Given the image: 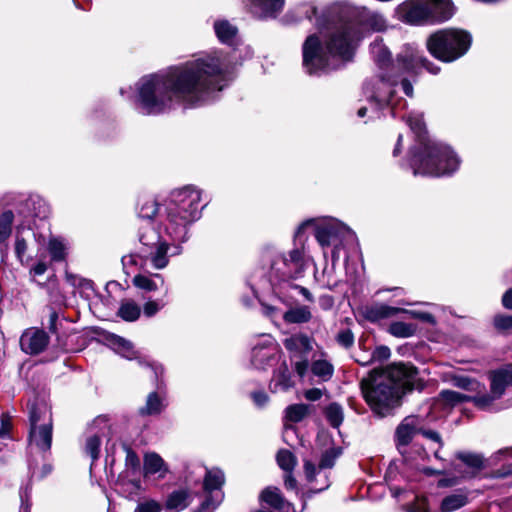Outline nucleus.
I'll return each mask as SVG.
<instances>
[{"label": "nucleus", "mask_w": 512, "mask_h": 512, "mask_svg": "<svg viewBox=\"0 0 512 512\" xmlns=\"http://www.w3.org/2000/svg\"><path fill=\"white\" fill-rule=\"evenodd\" d=\"M223 65L222 51L214 50L145 75L134 85L135 109L142 115L155 116L177 106L201 105L221 90Z\"/></svg>", "instance_id": "f257e3e1"}, {"label": "nucleus", "mask_w": 512, "mask_h": 512, "mask_svg": "<svg viewBox=\"0 0 512 512\" xmlns=\"http://www.w3.org/2000/svg\"><path fill=\"white\" fill-rule=\"evenodd\" d=\"M297 10L295 21L302 18L311 20L315 16V24L325 41L324 49L318 36L313 34L303 44V66L309 74L336 69L340 61L351 60L364 37V30L380 32L387 27L382 14L365 7L357 13L359 23L348 20L347 9L339 5L329 7L321 16H317V6L312 0Z\"/></svg>", "instance_id": "f03ea898"}, {"label": "nucleus", "mask_w": 512, "mask_h": 512, "mask_svg": "<svg viewBox=\"0 0 512 512\" xmlns=\"http://www.w3.org/2000/svg\"><path fill=\"white\" fill-rule=\"evenodd\" d=\"M370 51L379 68L375 81L367 83L364 87L370 104L371 119L379 118L385 107L391 109L393 116L396 115L398 107H406V101L396 97L398 88H401L406 96L412 97L413 85L411 80L415 79L421 67L432 74H437L440 70L439 67L418 55L411 48H407L397 56L395 61H391L390 52L382 43V40L376 39L370 45Z\"/></svg>", "instance_id": "7ed1b4c3"}, {"label": "nucleus", "mask_w": 512, "mask_h": 512, "mask_svg": "<svg viewBox=\"0 0 512 512\" xmlns=\"http://www.w3.org/2000/svg\"><path fill=\"white\" fill-rule=\"evenodd\" d=\"M311 261L312 258L302 244L287 253L274 247H266L261 252L259 265L248 278V284L256 296L258 291L271 289L273 294L287 306L294 303L297 295H302L304 300L313 302L312 293L307 288L294 283V280L304 276Z\"/></svg>", "instance_id": "20e7f679"}, {"label": "nucleus", "mask_w": 512, "mask_h": 512, "mask_svg": "<svg viewBox=\"0 0 512 512\" xmlns=\"http://www.w3.org/2000/svg\"><path fill=\"white\" fill-rule=\"evenodd\" d=\"M406 121L416 137V145L410 150L409 158L415 176H450L459 169L461 161L454 150L428 138L422 114L412 113Z\"/></svg>", "instance_id": "39448f33"}, {"label": "nucleus", "mask_w": 512, "mask_h": 512, "mask_svg": "<svg viewBox=\"0 0 512 512\" xmlns=\"http://www.w3.org/2000/svg\"><path fill=\"white\" fill-rule=\"evenodd\" d=\"M418 370L411 364L399 363L385 373L361 382L366 402L380 416H385L398 404L399 392L420 388Z\"/></svg>", "instance_id": "423d86ee"}, {"label": "nucleus", "mask_w": 512, "mask_h": 512, "mask_svg": "<svg viewBox=\"0 0 512 512\" xmlns=\"http://www.w3.org/2000/svg\"><path fill=\"white\" fill-rule=\"evenodd\" d=\"M200 212L199 190L192 186L174 190L166 208L164 229L167 236L174 242L186 241L188 226L199 219Z\"/></svg>", "instance_id": "0eeeda50"}, {"label": "nucleus", "mask_w": 512, "mask_h": 512, "mask_svg": "<svg viewBox=\"0 0 512 512\" xmlns=\"http://www.w3.org/2000/svg\"><path fill=\"white\" fill-rule=\"evenodd\" d=\"M309 226L314 228L315 238L323 249L333 247L331 260L332 266H335L340 259V250L344 241L353 237L352 231L334 218L309 219L299 225L295 231L293 248H297L302 244L306 250L304 231Z\"/></svg>", "instance_id": "6e6552de"}, {"label": "nucleus", "mask_w": 512, "mask_h": 512, "mask_svg": "<svg viewBox=\"0 0 512 512\" xmlns=\"http://www.w3.org/2000/svg\"><path fill=\"white\" fill-rule=\"evenodd\" d=\"M472 42L470 33L462 29H442L427 39L431 55L443 62H453L469 50Z\"/></svg>", "instance_id": "1a4fd4ad"}, {"label": "nucleus", "mask_w": 512, "mask_h": 512, "mask_svg": "<svg viewBox=\"0 0 512 512\" xmlns=\"http://www.w3.org/2000/svg\"><path fill=\"white\" fill-rule=\"evenodd\" d=\"M139 241L141 243L139 249L141 259L149 262L156 270H163L168 266L170 257L168 251L171 247L173 249L171 256L180 255L182 253L181 242L170 245L168 241L151 226L150 222H146L145 225L140 228Z\"/></svg>", "instance_id": "9d476101"}, {"label": "nucleus", "mask_w": 512, "mask_h": 512, "mask_svg": "<svg viewBox=\"0 0 512 512\" xmlns=\"http://www.w3.org/2000/svg\"><path fill=\"white\" fill-rule=\"evenodd\" d=\"M29 419L30 443L40 450H49L52 441V417L45 401L29 404Z\"/></svg>", "instance_id": "9b49d317"}, {"label": "nucleus", "mask_w": 512, "mask_h": 512, "mask_svg": "<svg viewBox=\"0 0 512 512\" xmlns=\"http://www.w3.org/2000/svg\"><path fill=\"white\" fill-rule=\"evenodd\" d=\"M281 349L269 334L258 337L251 348L250 364L256 370L266 371L281 360Z\"/></svg>", "instance_id": "f8f14e48"}, {"label": "nucleus", "mask_w": 512, "mask_h": 512, "mask_svg": "<svg viewBox=\"0 0 512 512\" xmlns=\"http://www.w3.org/2000/svg\"><path fill=\"white\" fill-rule=\"evenodd\" d=\"M456 458L459 464L451 465L452 477L442 478L438 482L440 487H449L457 484L461 479L475 477L484 467L483 457L480 454L470 452H458Z\"/></svg>", "instance_id": "ddd939ff"}, {"label": "nucleus", "mask_w": 512, "mask_h": 512, "mask_svg": "<svg viewBox=\"0 0 512 512\" xmlns=\"http://www.w3.org/2000/svg\"><path fill=\"white\" fill-rule=\"evenodd\" d=\"M284 346L290 353L296 373L303 378L308 371L310 357L313 354V341L306 335H293L285 339Z\"/></svg>", "instance_id": "4468645a"}, {"label": "nucleus", "mask_w": 512, "mask_h": 512, "mask_svg": "<svg viewBox=\"0 0 512 512\" xmlns=\"http://www.w3.org/2000/svg\"><path fill=\"white\" fill-rule=\"evenodd\" d=\"M251 57L250 46L242 41L237 28L226 22V73L228 66L235 68Z\"/></svg>", "instance_id": "2eb2a0df"}, {"label": "nucleus", "mask_w": 512, "mask_h": 512, "mask_svg": "<svg viewBox=\"0 0 512 512\" xmlns=\"http://www.w3.org/2000/svg\"><path fill=\"white\" fill-rule=\"evenodd\" d=\"M426 8L425 0H406L397 6L396 14L403 23L415 26L429 25Z\"/></svg>", "instance_id": "dca6fc26"}, {"label": "nucleus", "mask_w": 512, "mask_h": 512, "mask_svg": "<svg viewBox=\"0 0 512 512\" xmlns=\"http://www.w3.org/2000/svg\"><path fill=\"white\" fill-rule=\"evenodd\" d=\"M337 457L338 452L336 451V449H330L322 455L318 468H316L311 461H304L305 475L310 483L316 481V476H321L323 474L324 479L319 486L316 485L314 487L315 490L322 491L329 487L328 477L325 473H323V470L332 468Z\"/></svg>", "instance_id": "f3484780"}, {"label": "nucleus", "mask_w": 512, "mask_h": 512, "mask_svg": "<svg viewBox=\"0 0 512 512\" xmlns=\"http://www.w3.org/2000/svg\"><path fill=\"white\" fill-rule=\"evenodd\" d=\"M49 337L46 332L36 328L26 330L21 338L20 345L25 353L38 354L48 345Z\"/></svg>", "instance_id": "a211bd4d"}, {"label": "nucleus", "mask_w": 512, "mask_h": 512, "mask_svg": "<svg viewBox=\"0 0 512 512\" xmlns=\"http://www.w3.org/2000/svg\"><path fill=\"white\" fill-rule=\"evenodd\" d=\"M427 4L428 24L434 25L449 20L455 13L451 0H425Z\"/></svg>", "instance_id": "6ab92c4d"}, {"label": "nucleus", "mask_w": 512, "mask_h": 512, "mask_svg": "<svg viewBox=\"0 0 512 512\" xmlns=\"http://www.w3.org/2000/svg\"><path fill=\"white\" fill-rule=\"evenodd\" d=\"M250 12L260 18H275L283 10L285 0H246Z\"/></svg>", "instance_id": "aec40b11"}, {"label": "nucleus", "mask_w": 512, "mask_h": 512, "mask_svg": "<svg viewBox=\"0 0 512 512\" xmlns=\"http://www.w3.org/2000/svg\"><path fill=\"white\" fill-rule=\"evenodd\" d=\"M294 386L292 375L286 360L279 362V365L273 371L269 383V389L272 393L285 392Z\"/></svg>", "instance_id": "412c9836"}, {"label": "nucleus", "mask_w": 512, "mask_h": 512, "mask_svg": "<svg viewBox=\"0 0 512 512\" xmlns=\"http://www.w3.org/2000/svg\"><path fill=\"white\" fill-rule=\"evenodd\" d=\"M422 432V420L418 416H408L398 426L396 438L398 445H408L413 437Z\"/></svg>", "instance_id": "4be33fe9"}, {"label": "nucleus", "mask_w": 512, "mask_h": 512, "mask_svg": "<svg viewBox=\"0 0 512 512\" xmlns=\"http://www.w3.org/2000/svg\"><path fill=\"white\" fill-rule=\"evenodd\" d=\"M490 389L494 397H501L506 388L512 386V365L492 371L490 373Z\"/></svg>", "instance_id": "5701e85b"}, {"label": "nucleus", "mask_w": 512, "mask_h": 512, "mask_svg": "<svg viewBox=\"0 0 512 512\" xmlns=\"http://www.w3.org/2000/svg\"><path fill=\"white\" fill-rule=\"evenodd\" d=\"M70 249L69 241L57 235H51L47 242V251L50 255V260L53 262L65 261Z\"/></svg>", "instance_id": "b1692460"}, {"label": "nucleus", "mask_w": 512, "mask_h": 512, "mask_svg": "<svg viewBox=\"0 0 512 512\" xmlns=\"http://www.w3.org/2000/svg\"><path fill=\"white\" fill-rule=\"evenodd\" d=\"M144 474L145 476H156L159 479L165 477L168 467L162 457L155 452H148L144 456Z\"/></svg>", "instance_id": "393cba45"}, {"label": "nucleus", "mask_w": 512, "mask_h": 512, "mask_svg": "<svg viewBox=\"0 0 512 512\" xmlns=\"http://www.w3.org/2000/svg\"><path fill=\"white\" fill-rule=\"evenodd\" d=\"M310 360H312L311 371L313 375L323 381H328L333 376L334 367L326 358V354L324 352H319V358H317V353L313 352Z\"/></svg>", "instance_id": "a878e982"}, {"label": "nucleus", "mask_w": 512, "mask_h": 512, "mask_svg": "<svg viewBox=\"0 0 512 512\" xmlns=\"http://www.w3.org/2000/svg\"><path fill=\"white\" fill-rule=\"evenodd\" d=\"M133 285L146 292H155L165 284L163 275L154 273L150 276L137 274L132 280Z\"/></svg>", "instance_id": "bb28decb"}, {"label": "nucleus", "mask_w": 512, "mask_h": 512, "mask_svg": "<svg viewBox=\"0 0 512 512\" xmlns=\"http://www.w3.org/2000/svg\"><path fill=\"white\" fill-rule=\"evenodd\" d=\"M108 344L111 348L128 360L137 359L138 352L134 349L132 343L118 335H110L107 338Z\"/></svg>", "instance_id": "cd10ccee"}, {"label": "nucleus", "mask_w": 512, "mask_h": 512, "mask_svg": "<svg viewBox=\"0 0 512 512\" xmlns=\"http://www.w3.org/2000/svg\"><path fill=\"white\" fill-rule=\"evenodd\" d=\"M401 311H404V309L399 307H393L386 304H376L366 309L365 317L368 320L375 322L381 319L395 316Z\"/></svg>", "instance_id": "c85d7f7f"}, {"label": "nucleus", "mask_w": 512, "mask_h": 512, "mask_svg": "<svg viewBox=\"0 0 512 512\" xmlns=\"http://www.w3.org/2000/svg\"><path fill=\"white\" fill-rule=\"evenodd\" d=\"M260 501L276 510H283L287 504L279 488L271 486L261 492Z\"/></svg>", "instance_id": "c756f323"}, {"label": "nucleus", "mask_w": 512, "mask_h": 512, "mask_svg": "<svg viewBox=\"0 0 512 512\" xmlns=\"http://www.w3.org/2000/svg\"><path fill=\"white\" fill-rule=\"evenodd\" d=\"M468 503L466 492L459 490L443 498L440 509L442 512H453Z\"/></svg>", "instance_id": "7c9ffc66"}, {"label": "nucleus", "mask_w": 512, "mask_h": 512, "mask_svg": "<svg viewBox=\"0 0 512 512\" xmlns=\"http://www.w3.org/2000/svg\"><path fill=\"white\" fill-rule=\"evenodd\" d=\"M312 318L311 311L307 306L291 308L283 315L287 323H306Z\"/></svg>", "instance_id": "2f4dec72"}, {"label": "nucleus", "mask_w": 512, "mask_h": 512, "mask_svg": "<svg viewBox=\"0 0 512 512\" xmlns=\"http://www.w3.org/2000/svg\"><path fill=\"white\" fill-rule=\"evenodd\" d=\"M141 313L140 306L133 300H124L121 302L118 315L128 322L136 321Z\"/></svg>", "instance_id": "473e14b6"}, {"label": "nucleus", "mask_w": 512, "mask_h": 512, "mask_svg": "<svg viewBox=\"0 0 512 512\" xmlns=\"http://www.w3.org/2000/svg\"><path fill=\"white\" fill-rule=\"evenodd\" d=\"M189 505V494L186 491L173 492L167 502L166 508L170 512H178L185 509Z\"/></svg>", "instance_id": "72a5a7b5"}, {"label": "nucleus", "mask_w": 512, "mask_h": 512, "mask_svg": "<svg viewBox=\"0 0 512 512\" xmlns=\"http://www.w3.org/2000/svg\"><path fill=\"white\" fill-rule=\"evenodd\" d=\"M223 481V473L220 469H210L206 472L204 479V489L212 494L214 491H220Z\"/></svg>", "instance_id": "f704fd0d"}, {"label": "nucleus", "mask_w": 512, "mask_h": 512, "mask_svg": "<svg viewBox=\"0 0 512 512\" xmlns=\"http://www.w3.org/2000/svg\"><path fill=\"white\" fill-rule=\"evenodd\" d=\"M416 325L402 321L392 322L388 327V332L398 338H408L415 334Z\"/></svg>", "instance_id": "c9c22d12"}, {"label": "nucleus", "mask_w": 512, "mask_h": 512, "mask_svg": "<svg viewBox=\"0 0 512 512\" xmlns=\"http://www.w3.org/2000/svg\"><path fill=\"white\" fill-rule=\"evenodd\" d=\"M163 408L162 398L156 392H151L147 396L145 405L139 411L142 415H155L159 414Z\"/></svg>", "instance_id": "e433bc0d"}, {"label": "nucleus", "mask_w": 512, "mask_h": 512, "mask_svg": "<svg viewBox=\"0 0 512 512\" xmlns=\"http://www.w3.org/2000/svg\"><path fill=\"white\" fill-rule=\"evenodd\" d=\"M26 205L31 209V215L37 218H46L49 214V206L46 201L40 197H31Z\"/></svg>", "instance_id": "4c0bfd02"}, {"label": "nucleus", "mask_w": 512, "mask_h": 512, "mask_svg": "<svg viewBox=\"0 0 512 512\" xmlns=\"http://www.w3.org/2000/svg\"><path fill=\"white\" fill-rule=\"evenodd\" d=\"M276 460L279 467L288 473H291L297 464V459L294 454L286 449L278 451Z\"/></svg>", "instance_id": "58836bf2"}, {"label": "nucleus", "mask_w": 512, "mask_h": 512, "mask_svg": "<svg viewBox=\"0 0 512 512\" xmlns=\"http://www.w3.org/2000/svg\"><path fill=\"white\" fill-rule=\"evenodd\" d=\"M439 399L447 405L455 406L463 402H470L471 396L453 390H443L439 394Z\"/></svg>", "instance_id": "ea45409f"}, {"label": "nucleus", "mask_w": 512, "mask_h": 512, "mask_svg": "<svg viewBox=\"0 0 512 512\" xmlns=\"http://www.w3.org/2000/svg\"><path fill=\"white\" fill-rule=\"evenodd\" d=\"M309 413V406L306 404H293L286 408L287 420L293 423L302 421Z\"/></svg>", "instance_id": "a19ab883"}, {"label": "nucleus", "mask_w": 512, "mask_h": 512, "mask_svg": "<svg viewBox=\"0 0 512 512\" xmlns=\"http://www.w3.org/2000/svg\"><path fill=\"white\" fill-rule=\"evenodd\" d=\"M325 416L334 428H338L343 422L342 407L336 403L330 404L325 410Z\"/></svg>", "instance_id": "79ce46f5"}, {"label": "nucleus", "mask_w": 512, "mask_h": 512, "mask_svg": "<svg viewBox=\"0 0 512 512\" xmlns=\"http://www.w3.org/2000/svg\"><path fill=\"white\" fill-rule=\"evenodd\" d=\"M13 219L14 215L11 211H5L0 215V243L10 236Z\"/></svg>", "instance_id": "37998d69"}, {"label": "nucleus", "mask_w": 512, "mask_h": 512, "mask_svg": "<svg viewBox=\"0 0 512 512\" xmlns=\"http://www.w3.org/2000/svg\"><path fill=\"white\" fill-rule=\"evenodd\" d=\"M453 385L460 389L466 390V391H475V392H480L481 388H482V386L479 382H477L476 380H474L472 378L465 377V376H459V377L453 378Z\"/></svg>", "instance_id": "c03bdc74"}, {"label": "nucleus", "mask_w": 512, "mask_h": 512, "mask_svg": "<svg viewBox=\"0 0 512 512\" xmlns=\"http://www.w3.org/2000/svg\"><path fill=\"white\" fill-rule=\"evenodd\" d=\"M101 440L99 436L92 435L87 438L85 444V451L91 457L92 461H95L99 457Z\"/></svg>", "instance_id": "a18cd8bd"}, {"label": "nucleus", "mask_w": 512, "mask_h": 512, "mask_svg": "<svg viewBox=\"0 0 512 512\" xmlns=\"http://www.w3.org/2000/svg\"><path fill=\"white\" fill-rule=\"evenodd\" d=\"M499 399V397H494L493 393L490 394H482L471 396V401L482 410H489L495 400Z\"/></svg>", "instance_id": "49530a36"}, {"label": "nucleus", "mask_w": 512, "mask_h": 512, "mask_svg": "<svg viewBox=\"0 0 512 512\" xmlns=\"http://www.w3.org/2000/svg\"><path fill=\"white\" fill-rule=\"evenodd\" d=\"M49 267V262L46 258L38 259L29 269V276L31 281L36 282V278L46 273Z\"/></svg>", "instance_id": "de8ad7c7"}, {"label": "nucleus", "mask_w": 512, "mask_h": 512, "mask_svg": "<svg viewBox=\"0 0 512 512\" xmlns=\"http://www.w3.org/2000/svg\"><path fill=\"white\" fill-rule=\"evenodd\" d=\"M125 466L127 473L134 475L140 468V460L137 454L130 448H126Z\"/></svg>", "instance_id": "09e8293b"}, {"label": "nucleus", "mask_w": 512, "mask_h": 512, "mask_svg": "<svg viewBox=\"0 0 512 512\" xmlns=\"http://www.w3.org/2000/svg\"><path fill=\"white\" fill-rule=\"evenodd\" d=\"M336 341L340 346L348 349L354 344V334L350 329H342L337 333Z\"/></svg>", "instance_id": "8fccbe9b"}, {"label": "nucleus", "mask_w": 512, "mask_h": 512, "mask_svg": "<svg viewBox=\"0 0 512 512\" xmlns=\"http://www.w3.org/2000/svg\"><path fill=\"white\" fill-rule=\"evenodd\" d=\"M158 211V205L154 200H147L139 210V217L142 219H151Z\"/></svg>", "instance_id": "3c124183"}, {"label": "nucleus", "mask_w": 512, "mask_h": 512, "mask_svg": "<svg viewBox=\"0 0 512 512\" xmlns=\"http://www.w3.org/2000/svg\"><path fill=\"white\" fill-rule=\"evenodd\" d=\"M494 325L498 331L507 332L512 329V315H497Z\"/></svg>", "instance_id": "603ef678"}, {"label": "nucleus", "mask_w": 512, "mask_h": 512, "mask_svg": "<svg viewBox=\"0 0 512 512\" xmlns=\"http://www.w3.org/2000/svg\"><path fill=\"white\" fill-rule=\"evenodd\" d=\"M400 313H406L410 317H412L414 319H419V320H421L423 322H426V323H430V324H434L435 323L434 316L431 313H428V312H421V311L406 310V309H404V311H401Z\"/></svg>", "instance_id": "864d4df0"}, {"label": "nucleus", "mask_w": 512, "mask_h": 512, "mask_svg": "<svg viewBox=\"0 0 512 512\" xmlns=\"http://www.w3.org/2000/svg\"><path fill=\"white\" fill-rule=\"evenodd\" d=\"M161 505L154 500H146L138 504L134 512H160Z\"/></svg>", "instance_id": "5fc2aeb1"}, {"label": "nucleus", "mask_w": 512, "mask_h": 512, "mask_svg": "<svg viewBox=\"0 0 512 512\" xmlns=\"http://www.w3.org/2000/svg\"><path fill=\"white\" fill-rule=\"evenodd\" d=\"M163 307L164 304L155 300H149L144 304L143 312L145 316L152 317L157 314Z\"/></svg>", "instance_id": "6e6d98bb"}, {"label": "nucleus", "mask_w": 512, "mask_h": 512, "mask_svg": "<svg viewBox=\"0 0 512 512\" xmlns=\"http://www.w3.org/2000/svg\"><path fill=\"white\" fill-rule=\"evenodd\" d=\"M371 353L373 356V362H382L389 359L391 356V351L387 346H378L373 351H371Z\"/></svg>", "instance_id": "4d7b16f0"}, {"label": "nucleus", "mask_w": 512, "mask_h": 512, "mask_svg": "<svg viewBox=\"0 0 512 512\" xmlns=\"http://www.w3.org/2000/svg\"><path fill=\"white\" fill-rule=\"evenodd\" d=\"M27 252V242L24 238L17 237L15 242V253L18 259L23 263Z\"/></svg>", "instance_id": "13d9d810"}, {"label": "nucleus", "mask_w": 512, "mask_h": 512, "mask_svg": "<svg viewBox=\"0 0 512 512\" xmlns=\"http://www.w3.org/2000/svg\"><path fill=\"white\" fill-rule=\"evenodd\" d=\"M251 398L254 404L259 408L264 407L269 401V397L264 391L252 392Z\"/></svg>", "instance_id": "bf43d9fd"}, {"label": "nucleus", "mask_w": 512, "mask_h": 512, "mask_svg": "<svg viewBox=\"0 0 512 512\" xmlns=\"http://www.w3.org/2000/svg\"><path fill=\"white\" fill-rule=\"evenodd\" d=\"M357 363L362 366H367L373 363V356L371 351H362L354 356Z\"/></svg>", "instance_id": "052dcab7"}, {"label": "nucleus", "mask_w": 512, "mask_h": 512, "mask_svg": "<svg viewBox=\"0 0 512 512\" xmlns=\"http://www.w3.org/2000/svg\"><path fill=\"white\" fill-rule=\"evenodd\" d=\"M421 434L424 437H426V438L436 442L439 445L440 448L443 446V442H442L441 436H440V434L438 432L433 431V430H423L422 429Z\"/></svg>", "instance_id": "680f3d73"}, {"label": "nucleus", "mask_w": 512, "mask_h": 512, "mask_svg": "<svg viewBox=\"0 0 512 512\" xmlns=\"http://www.w3.org/2000/svg\"><path fill=\"white\" fill-rule=\"evenodd\" d=\"M512 474V463L502 466L497 471L492 473V477L494 478H505Z\"/></svg>", "instance_id": "e2e57ef3"}, {"label": "nucleus", "mask_w": 512, "mask_h": 512, "mask_svg": "<svg viewBox=\"0 0 512 512\" xmlns=\"http://www.w3.org/2000/svg\"><path fill=\"white\" fill-rule=\"evenodd\" d=\"M294 435H296V428L291 424L285 425L284 432H283V439L290 446L293 445V443L291 442V438Z\"/></svg>", "instance_id": "0e129e2a"}, {"label": "nucleus", "mask_w": 512, "mask_h": 512, "mask_svg": "<svg viewBox=\"0 0 512 512\" xmlns=\"http://www.w3.org/2000/svg\"><path fill=\"white\" fill-rule=\"evenodd\" d=\"M322 397V391L318 388H312L305 392V398L310 401H317Z\"/></svg>", "instance_id": "69168bd1"}, {"label": "nucleus", "mask_w": 512, "mask_h": 512, "mask_svg": "<svg viewBox=\"0 0 512 512\" xmlns=\"http://www.w3.org/2000/svg\"><path fill=\"white\" fill-rule=\"evenodd\" d=\"M138 258H141L140 253H138V255L131 254V255L124 256L122 258L123 266L125 268H128L129 266L137 265Z\"/></svg>", "instance_id": "338daca9"}, {"label": "nucleus", "mask_w": 512, "mask_h": 512, "mask_svg": "<svg viewBox=\"0 0 512 512\" xmlns=\"http://www.w3.org/2000/svg\"><path fill=\"white\" fill-rule=\"evenodd\" d=\"M502 303L505 308L512 309V288L504 293Z\"/></svg>", "instance_id": "774afa93"}]
</instances>
